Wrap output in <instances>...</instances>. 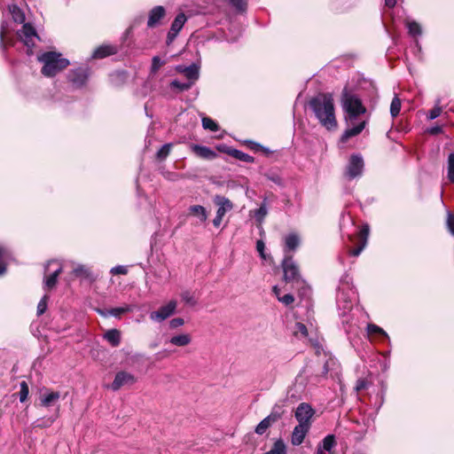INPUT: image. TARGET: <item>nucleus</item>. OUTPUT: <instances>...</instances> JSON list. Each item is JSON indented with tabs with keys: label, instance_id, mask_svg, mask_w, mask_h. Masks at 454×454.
<instances>
[{
	"label": "nucleus",
	"instance_id": "f257e3e1",
	"mask_svg": "<svg viewBox=\"0 0 454 454\" xmlns=\"http://www.w3.org/2000/svg\"><path fill=\"white\" fill-rule=\"evenodd\" d=\"M341 106L346 113V121L348 128L345 130L341 137L342 142H346L348 138L359 135L365 128L366 121H361L356 123L359 115L366 112V108L363 106L360 98L354 93L348 91L345 88L341 94Z\"/></svg>",
	"mask_w": 454,
	"mask_h": 454
},
{
	"label": "nucleus",
	"instance_id": "f03ea898",
	"mask_svg": "<svg viewBox=\"0 0 454 454\" xmlns=\"http://www.w3.org/2000/svg\"><path fill=\"white\" fill-rule=\"evenodd\" d=\"M309 105L323 127L328 130L336 129L337 121L333 98L331 94H318L309 100Z\"/></svg>",
	"mask_w": 454,
	"mask_h": 454
},
{
	"label": "nucleus",
	"instance_id": "7ed1b4c3",
	"mask_svg": "<svg viewBox=\"0 0 454 454\" xmlns=\"http://www.w3.org/2000/svg\"><path fill=\"white\" fill-rule=\"evenodd\" d=\"M43 64L42 74L47 77H53L65 69L68 65V59L62 58L61 54L56 51H46L37 57Z\"/></svg>",
	"mask_w": 454,
	"mask_h": 454
},
{
	"label": "nucleus",
	"instance_id": "20e7f679",
	"mask_svg": "<svg viewBox=\"0 0 454 454\" xmlns=\"http://www.w3.org/2000/svg\"><path fill=\"white\" fill-rule=\"evenodd\" d=\"M17 35L27 47V55H32L35 42L40 40L35 28L30 23H24L21 29L17 32Z\"/></svg>",
	"mask_w": 454,
	"mask_h": 454
},
{
	"label": "nucleus",
	"instance_id": "39448f33",
	"mask_svg": "<svg viewBox=\"0 0 454 454\" xmlns=\"http://www.w3.org/2000/svg\"><path fill=\"white\" fill-rule=\"evenodd\" d=\"M282 269L286 282L298 281L300 279L299 267L292 255L285 254L282 261Z\"/></svg>",
	"mask_w": 454,
	"mask_h": 454
},
{
	"label": "nucleus",
	"instance_id": "423d86ee",
	"mask_svg": "<svg viewBox=\"0 0 454 454\" xmlns=\"http://www.w3.org/2000/svg\"><path fill=\"white\" fill-rule=\"evenodd\" d=\"M314 414L315 411L309 403H301L297 406L294 416L300 425L310 427Z\"/></svg>",
	"mask_w": 454,
	"mask_h": 454
},
{
	"label": "nucleus",
	"instance_id": "0eeeda50",
	"mask_svg": "<svg viewBox=\"0 0 454 454\" xmlns=\"http://www.w3.org/2000/svg\"><path fill=\"white\" fill-rule=\"evenodd\" d=\"M364 160L359 154L351 155L346 169V176L349 179H354L362 175L364 170Z\"/></svg>",
	"mask_w": 454,
	"mask_h": 454
},
{
	"label": "nucleus",
	"instance_id": "6e6552de",
	"mask_svg": "<svg viewBox=\"0 0 454 454\" xmlns=\"http://www.w3.org/2000/svg\"><path fill=\"white\" fill-rule=\"evenodd\" d=\"M177 302L174 300L168 301L166 305L161 306L158 310L150 314V318L155 322H162L172 316L176 309Z\"/></svg>",
	"mask_w": 454,
	"mask_h": 454
},
{
	"label": "nucleus",
	"instance_id": "1a4fd4ad",
	"mask_svg": "<svg viewBox=\"0 0 454 454\" xmlns=\"http://www.w3.org/2000/svg\"><path fill=\"white\" fill-rule=\"evenodd\" d=\"M89 77V72L87 68L79 67L69 71L67 79L75 88L82 87Z\"/></svg>",
	"mask_w": 454,
	"mask_h": 454
},
{
	"label": "nucleus",
	"instance_id": "9d476101",
	"mask_svg": "<svg viewBox=\"0 0 454 454\" xmlns=\"http://www.w3.org/2000/svg\"><path fill=\"white\" fill-rule=\"evenodd\" d=\"M136 382V378L133 374L127 372H119L116 373L115 378L111 384V388L114 391L119 390L121 387L131 386Z\"/></svg>",
	"mask_w": 454,
	"mask_h": 454
},
{
	"label": "nucleus",
	"instance_id": "9b49d317",
	"mask_svg": "<svg viewBox=\"0 0 454 454\" xmlns=\"http://www.w3.org/2000/svg\"><path fill=\"white\" fill-rule=\"evenodd\" d=\"M53 264L57 265V268L52 271L49 273V276H45L44 278V286L48 289L53 288L57 284V278L59 275L62 271V267L59 264L58 261H50L45 265V274L50 271V267Z\"/></svg>",
	"mask_w": 454,
	"mask_h": 454
},
{
	"label": "nucleus",
	"instance_id": "f8f14e48",
	"mask_svg": "<svg viewBox=\"0 0 454 454\" xmlns=\"http://www.w3.org/2000/svg\"><path fill=\"white\" fill-rule=\"evenodd\" d=\"M354 292L349 289L348 292H345L342 289H339L337 293V305L339 309H343L344 313L348 310H350L353 306V297Z\"/></svg>",
	"mask_w": 454,
	"mask_h": 454
},
{
	"label": "nucleus",
	"instance_id": "ddd939ff",
	"mask_svg": "<svg viewBox=\"0 0 454 454\" xmlns=\"http://www.w3.org/2000/svg\"><path fill=\"white\" fill-rule=\"evenodd\" d=\"M215 206H217L216 215L224 216L225 214L233 208V203L226 197L215 195L213 199Z\"/></svg>",
	"mask_w": 454,
	"mask_h": 454
},
{
	"label": "nucleus",
	"instance_id": "4468645a",
	"mask_svg": "<svg viewBox=\"0 0 454 454\" xmlns=\"http://www.w3.org/2000/svg\"><path fill=\"white\" fill-rule=\"evenodd\" d=\"M309 428L310 427H309L307 426H303V425H300V424L295 426L292 432V436H291L292 444L294 446H298V445L301 444L305 436L309 433Z\"/></svg>",
	"mask_w": 454,
	"mask_h": 454
},
{
	"label": "nucleus",
	"instance_id": "2eb2a0df",
	"mask_svg": "<svg viewBox=\"0 0 454 454\" xmlns=\"http://www.w3.org/2000/svg\"><path fill=\"white\" fill-rule=\"evenodd\" d=\"M369 231H370L369 225L368 224L363 225L362 229L359 231V239H360L361 244L359 247L349 251V254L351 255L358 256L361 254V252L364 250V248L365 247V246L367 244Z\"/></svg>",
	"mask_w": 454,
	"mask_h": 454
},
{
	"label": "nucleus",
	"instance_id": "dca6fc26",
	"mask_svg": "<svg viewBox=\"0 0 454 454\" xmlns=\"http://www.w3.org/2000/svg\"><path fill=\"white\" fill-rule=\"evenodd\" d=\"M165 9L162 6H156L149 13L147 26L153 27L164 17Z\"/></svg>",
	"mask_w": 454,
	"mask_h": 454
},
{
	"label": "nucleus",
	"instance_id": "f3484780",
	"mask_svg": "<svg viewBox=\"0 0 454 454\" xmlns=\"http://www.w3.org/2000/svg\"><path fill=\"white\" fill-rule=\"evenodd\" d=\"M117 52L116 47L113 45H101L98 48H97L93 54L92 58L94 59H103L107 56L115 54Z\"/></svg>",
	"mask_w": 454,
	"mask_h": 454
},
{
	"label": "nucleus",
	"instance_id": "a211bd4d",
	"mask_svg": "<svg viewBox=\"0 0 454 454\" xmlns=\"http://www.w3.org/2000/svg\"><path fill=\"white\" fill-rule=\"evenodd\" d=\"M60 397L59 392H46L40 397L41 405L43 407H49L56 403Z\"/></svg>",
	"mask_w": 454,
	"mask_h": 454
},
{
	"label": "nucleus",
	"instance_id": "6ab92c4d",
	"mask_svg": "<svg viewBox=\"0 0 454 454\" xmlns=\"http://www.w3.org/2000/svg\"><path fill=\"white\" fill-rule=\"evenodd\" d=\"M300 245L298 235L291 233L285 238V252L287 254L289 251H294Z\"/></svg>",
	"mask_w": 454,
	"mask_h": 454
},
{
	"label": "nucleus",
	"instance_id": "aec40b11",
	"mask_svg": "<svg viewBox=\"0 0 454 454\" xmlns=\"http://www.w3.org/2000/svg\"><path fill=\"white\" fill-rule=\"evenodd\" d=\"M192 151L203 159H213L216 156V153L213 150L203 145H192Z\"/></svg>",
	"mask_w": 454,
	"mask_h": 454
},
{
	"label": "nucleus",
	"instance_id": "412c9836",
	"mask_svg": "<svg viewBox=\"0 0 454 454\" xmlns=\"http://www.w3.org/2000/svg\"><path fill=\"white\" fill-rule=\"evenodd\" d=\"M104 339L113 347H118L121 343V332L117 329H111L105 333Z\"/></svg>",
	"mask_w": 454,
	"mask_h": 454
},
{
	"label": "nucleus",
	"instance_id": "4be33fe9",
	"mask_svg": "<svg viewBox=\"0 0 454 454\" xmlns=\"http://www.w3.org/2000/svg\"><path fill=\"white\" fill-rule=\"evenodd\" d=\"M192 341V337L189 333H182L172 336L169 342L176 347H185Z\"/></svg>",
	"mask_w": 454,
	"mask_h": 454
},
{
	"label": "nucleus",
	"instance_id": "5701e85b",
	"mask_svg": "<svg viewBox=\"0 0 454 454\" xmlns=\"http://www.w3.org/2000/svg\"><path fill=\"white\" fill-rule=\"evenodd\" d=\"M186 21V17L184 13L181 12L176 15L174 21L171 24V34L174 35H177V34L180 32L182 27H184V23Z\"/></svg>",
	"mask_w": 454,
	"mask_h": 454
},
{
	"label": "nucleus",
	"instance_id": "b1692460",
	"mask_svg": "<svg viewBox=\"0 0 454 454\" xmlns=\"http://www.w3.org/2000/svg\"><path fill=\"white\" fill-rule=\"evenodd\" d=\"M189 212L192 215L197 216L201 223H204L207 218L206 208L200 205H193L189 207Z\"/></svg>",
	"mask_w": 454,
	"mask_h": 454
},
{
	"label": "nucleus",
	"instance_id": "393cba45",
	"mask_svg": "<svg viewBox=\"0 0 454 454\" xmlns=\"http://www.w3.org/2000/svg\"><path fill=\"white\" fill-rule=\"evenodd\" d=\"M9 11L12 14V20L16 23L24 24L25 22V13L16 4H12L9 6Z\"/></svg>",
	"mask_w": 454,
	"mask_h": 454
},
{
	"label": "nucleus",
	"instance_id": "a878e982",
	"mask_svg": "<svg viewBox=\"0 0 454 454\" xmlns=\"http://www.w3.org/2000/svg\"><path fill=\"white\" fill-rule=\"evenodd\" d=\"M318 446L321 447L324 450L327 452H331L332 450L336 446V440L333 434L326 435L321 442L318 443Z\"/></svg>",
	"mask_w": 454,
	"mask_h": 454
},
{
	"label": "nucleus",
	"instance_id": "bb28decb",
	"mask_svg": "<svg viewBox=\"0 0 454 454\" xmlns=\"http://www.w3.org/2000/svg\"><path fill=\"white\" fill-rule=\"evenodd\" d=\"M184 71V76L189 80L188 82L193 84L199 79V67L196 64L187 67Z\"/></svg>",
	"mask_w": 454,
	"mask_h": 454
},
{
	"label": "nucleus",
	"instance_id": "cd10ccee",
	"mask_svg": "<svg viewBox=\"0 0 454 454\" xmlns=\"http://www.w3.org/2000/svg\"><path fill=\"white\" fill-rule=\"evenodd\" d=\"M229 154L231 156H232L233 158L237 159V160H239L241 161H244V162H254V157H252L251 155L242 152V151H239V150H237V149H231L229 151Z\"/></svg>",
	"mask_w": 454,
	"mask_h": 454
},
{
	"label": "nucleus",
	"instance_id": "c85d7f7f",
	"mask_svg": "<svg viewBox=\"0 0 454 454\" xmlns=\"http://www.w3.org/2000/svg\"><path fill=\"white\" fill-rule=\"evenodd\" d=\"M268 214L266 200L262 203L260 207L254 211V217L257 223H262Z\"/></svg>",
	"mask_w": 454,
	"mask_h": 454
},
{
	"label": "nucleus",
	"instance_id": "c756f323",
	"mask_svg": "<svg viewBox=\"0 0 454 454\" xmlns=\"http://www.w3.org/2000/svg\"><path fill=\"white\" fill-rule=\"evenodd\" d=\"M73 273L75 277H81L89 278L90 277V271L89 268H87L85 265L82 264H77L73 269Z\"/></svg>",
	"mask_w": 454,
	"mask_h": 454
},
{
	"label": "nucleus",
	"instance_id": "7c9ffc66",
	"mask_svg": "<svg viewBox=\"0 0 454 454\" xmlns=\"http://www.w3.org/2000/svg\"><path fill=\"white\" fill-rule=\"evenodd\" d=\"M286 447L285 442L282 440H278L270 450L266 452L265 454H286Z\"/></svg>",
	"mask_w": 454,
	"mask_h": 454
},
{
	"label": "nucleus",
	"instance_id": "2f4dec72",
	"mask_svg": "<svg viewBox=\"0 0 454 454\" xmlns=\"http://www.w3.org/2000/svg\"><path fill=\"white\" fill-rule=\"evenodd\" d=\"M406 27L408 28L409 34L412 36L420 35L422 33L420 25L416 21H406Z\"/></svg>",
	"mask_w": 454,
	"mask_h": 454
},
{
	"label": "nucleus",
	"instance_id": "473e14b6",
	"mask_svg": "<svg viewBox=\"0 0 454 454\" xmlns=\"http://www.w3.org/2000/svg\"><path fill=\"white\" fill-rule=\"evenodd\" d=\"M401 110V100L395 96L390 105V114L393 118L396 117Z\"/></svg>",
	"mask_w": 454,
	"mask_h": 454
},
{
	"label": "nucleus",
	"instance_id": "72a5a7b5",
	"mask_svg": "<svg viewBox=\"0 0 454 454\" xmlns=\"http://www.w3.org/2000/svg\"><path fill=\"white\" fill-rule=\"evenodd\" d=\"M367 332H368V334H370V335L379 334V335H381V336L388 339V335L387 334V333L382 328H380V326H378L374 324H369L367 325Z\"/></svg>",
	"mask_w": 454,
	"mask_h": 454
},
{
	"label": "nucleus",
	"instance_id": "f704fd0d",
	"mask_svg": "<svg viewBox=\"0 0 454 454\" xmlns=\"http://www.w3.org/2000/svg\"><path fill=\"white\" fill-rule=\"evenodd\" d=\"M131 310H132L131 306L127 305V306H124V307H119V308L111 309L107 312V315L118 317L121 314H124V313H127V312H130Z\"/></svg>",
	"mask_w": 454,
	"mask_h": 454
},
{
	"label": "nucleus",
	"instance_id": "c9c22d12",
	"mask_svg": "<svg viewBox=\"0 0 454 454\" xmlns=\"http://www.w3.org/2000/svg\"><path fill=\"white\" fill-rule=\"evenodd\" d=\"M202 126L205 129H209L214 132L219 129L217 123L208 117L202 118Z\"/></svg>",
	"mask_w": 454,
	"mask_h": 454
},
{
	"label": "nucleus",
	"instance_id": "e433bc0d",
	"mask_svg": "<svg viewBox=\"0 0 454 454\" xmlns=\"http://www.w3.org/2000/svg\"><path fill=\"white\" fill-rule=\"evenodd\" d=\"M448 179L454 184V153L448 157Z\"/></svg>",
	"mask_w": 454,
	"mask_h": 454
},
{
	"label": "nucleus",
	"instance_id": "4c0bfd02",
	"mask_svg": "<svg viewBox=\"0 0 454 454\" xmlns=\"http://www.w3.org/2000/svg\"><path fill=\"white\" fill-rule=\"evenodd\" d=\"M165 63L166 62L160 59V57L154 56L152 59L151 73L153 74H156Z\"/></svg>",
	"mask_w": 454,
	"mask_h": 454
},
{
	"label": "nucleus",
	"instance_id": "58836bf2",
	"mask_svg": "<svg viewBox=\"0 0 454 454\" xmlns=\"http://www.w3.org/2000/svg\"><path fill=\"white\" fill-rule=\"evenodd\" d=\"M442 112V109L440 106V99H438L435 103L434 107L429 111L427 118L429 120H434L441 115Z\"/></svg>",
	"mask_w": 454,
	"mask_h": 454
},
{
	"label": "nucleus",
	"instance_id": "ea45409f",
	"mask_svg": "<svg viewBox=\"0 0 454 454\" xmlns=\"http://www.w3.org/2000/svg\"><path fill=\"white\" fill-rule=\"evenodd\" d=\"M20 401L21 403L25 402L27 399L29 394L28 385L26 381H21L20 384Z\"/></svg>",
	"mask_w": 454,
	"mask_h": 454
},
{
	"label": "nucleus",
	"instance_id": "a19ab883",
	"mask_svg": "<svg viewBox=\"0 0 454 454\" xmlns=\"http://www.w3.org/2000/svg\"><path fill=\"white\" fill-rule=\"evenodd\" d=\"M181 298L184 302L190 306H194L197 303L196 299L193 294L189 291H184L181 294Z\"/></svg>",
	"mask_w": 454,
	"mask_h": 454
},
{
	"label": "nucleus",
	"instance_id": "79ce46f5",
	"mask_svg": "<svg viewBox=\"0 0 454 454\" xmlns=\"http://www.w3.org/2000/svg\"><path fill=\"white\" fill-rule=\"evenodd\" d=\"M294 334L297 337H307L308 336V329L306 325L302 323H296L294 326Z\"/></svg>",
	"mask_w": 454,
	"mask_h": 454
},
{
	"label": "nucleus",
	"instance_id": "37998d69",
	"mask_svg": "<svg viewBox=\"0 0 454 454\" xmlns=\"http://www.w3.org/2000/svg\"><path fill=\"white\" fill-rule=\"evenodd\" d=\"M171 146V144H165L164 145H162L160 149L157 152V158L159 160H165L170 153Z\"/></svg>",
	"mask_w": 454,
	"mask_h": 454
},
{
	"label": "nucleus",
	"instance_id": "c03bdc74",
	"mask_svg": "<svg viewBox=\"0 0 454 454\" xmlns=\"http://www.w3.org/2000/svg\"><path fill=\"white\" fill-rule=\"evenodd\" d=\"M170 85L172 88H176L180 91H184L188 90L192 86V82H181L177 80H174L171 82Z\"/></svg>",
	"mask_w": 454,
	"mask_h": 454
},
{
	"label": "nucleus",
	"instance_id": "a18cd8bd",
	"mask_svg": "<svg viewBox=\"0 0 454 454\" xmlns=\"http://www.w3.org/2000/svg\"><path fill=\"white\" fill-rule=\"evenodd\" d=\"M55 421V418L40 419L35 421V427H49Z\"/></svg>",
	"mask_w": 454,
	"mask_h": 454
},
{
	"label": "nucleus",
	"instance_id": "49530a36",
	"mask_svg": "<svg viewBox=\"0 0 454 454\" xmlns=\"http://www.w3.org/2000/svg\"><path fill=\"white\" fill-rule=\"evenodd\" d=\"M271 424L263 419L255 427V433L258 434H263Z\"/></svg>",
	"mask_w": 454,
	"mask_h": 454
},
{
	"label": "nucleus",
	"instance_id": "de8ad7c7",
	"mask_svg": "<svg viewBox=\"0 0 454 454\" xmlns=\"http://www.w3.org/2000/svg\"><path fill=\"white\" fill-rule=\"evenodd\" d=\"M47 300H48V296L44 295L39 301V303L37 305V315L40 316L45 312V310L47 309Z\"/></svg>",
	"mask_w": 454,
	"mask_h": 454
},
{
	"label": "nucleus",
	"instance_id": "09e8293b",
	"mask_svg": "<svg viewBox=\"0 0 454 454\" xmlns=\"http://www.w3.org/2000/svg\"><path fill=\"white\" fill-rule=\"evenodd\" d=\"M110 272L113 275H126L128 273V270L125 266L118 265L112 268Z\"/></svg>",
	"mask_w": 454,
	"mask_h": 454
},
{
	"label": "nucleus",
	"instance_id": "8fccbe9b",
	"mask_svg": "<svg viewBox=\"0 0 454 454\" xmlns=\"http://www.w3.org/2000/svg\"><path fill=\"white\" fill-rule=\"evenodd\" d=\"M278 301L285 304L286 306H288L294 301V295L287 294H285L284 296L278 297Z\"/></svg>",
	"mask_w": 454,
	"mask_h": 454
},
{
	"label": "nucleus",
	"instance_id": "3c124183",
	"mask_svg": "<svg viewBox=\"0 0 454 454\" xmlns=\"http://www.w3.org/2000/svg\"><path fill=\"white\" fill-rule=\"evenodd\" d=\"M232 6H234L239 11H244L247 6V3L245 0H230Z\"/></svg>",
	"mask_w": 454,
	"mask_h": 454
},
{
	"label": "nucleus",
	"instance_id": "603ef678",
	"mask_svg": "<svg viewBox=\"0 0 454 454\" xmlns=\"http://www.w3.org/2000/svg\"><path fill=\"white\" fill-rule=\"evenodd\" d=\"M256 250L260 254V256L262 257V259L266 260V254L264 253L265 244L262 240H257Z\"/></svg>",
	"mask_w": 454,
	"mask_h": 454
},
{
	"label": "nucleus",
	"instance_id": "864d4df0",
	"mask_svg": "<svg viewBox=\"0 0 454 454\" xmlns=\"http://www.w3.org/2000/svg\"><path fill=\"white\" fill-rule=\"evenodd\" d=\"M281 417V413L273 411L269 416H267L265 419L270 423H274L278 421Z\"/></svg>",
	"mask_w": 454,
	"mask_h": 454
},
{
	"label": "nucleus",
	"instance_id": "5fc2aeb1",
	"mask_svg": "<svg viewBox=\"0 0 454 454\" xmlns=\"http://www.w3.org/2000/svg\"><path fill=\"white\" fill-rule=\"evenodd\" d=\"M4 249L0 247V275L5 272Z\"/></svg>",
	"mask_w": 454,
	"mask_h": 454
},
{
	"label": "nucleus",
	"instance_id": "6e6d98bb",
	"mask_svg": "<svg viewBox=\"0 0 454 454\" xmlns=\"http://www.w3.org/2000/svg\"><path fill=\"white\" fill-rule=\"evenodd\" d=\"M184 324V321L183 318L181 317H176V318H173L170 322H169V325L171 328H177L179 326H182Z\"/></svg>",
	"mask_w": 454,
	"mask_h": 454
},
{
	"label": "nucleus",
	"instance_id": "4d7b16f0",
	"mask_svg": "<svg viewBox=\"0 0 454 454\" xmlns=\"http://www.w3.org/2000/svg\"><path fill=\"white\" fill-rule=\"evenodd\" d=\"M447 225L451 234L454 235V215L450 213L448 214Z\"/></svg>",
	"mask_w": 454,
	"mask_h": 454
},
{
	"label": "nucleus",
	"instance_id": "13d9d810",
	"mask_svg": "<svg viewBox=\"0 0 454 454\" xmlns=\"http://www.w3.org/2000/svg\"><path fill=\"white\" fill-rule=\"evenodd\" d=\"M367 387V381L365 380H358L356 385V390L361 391Z\"/></svg>",
	"mask_w": 454,
	"mask_h": 454
},
{
	"label": "nucleus",
	"instance_id": "bf43d9fd",
	"mask_svg": "<svg viewBox=\"0 0 454 454\" xmlns=\"http://www.w3.org/2000/svg\"><path fill=\"white\" fill-rule=\"evenodd\" d=\"M442 132V128L441 126L431 127L427 129V133L430 135H438Z\"/></svg>",
	"mask_w": 454,
	"mask_h": 454
},
{
	"label": "nucleus",
	"instance_id": "052dcab7",
	"mask_svg": "<svg viewBox=\"0 0 454 454\" xmlns=\"http://www.w3.org/2000/svg\"><path fill=\"white\" fill-rule=\"evenodd\" d=\"M223 218V216L215 215V218L213 219V225L215 228H218L222 223Z\"/></svg>",
	"mask_w": 454,
	"mask_h": 454
},
{
	"label": "nucleus",
	"instance_id": "680f3d73",
	"mask_svg": "<svg viewBox=\"0 0 454 454\" xmlns=\"http://www.w3.org/2000/svg\"><path fill=\"white\" fill-rule=\"evenodd\" d=\"M397 0H385V4L388 8H393L396 4Z\"/></svg>",
	"mask_w": 454,
	"mask_h": 454
},
{
	"label": "nucleus",
	"instance_id": "e2e57ef3",
	"mask_svg": "<svg viewBox=\"0 0 454 454\" xmlns=\"http://www.w3.org/2000/svg\"><path fill=\"white\" fill-rule=\"evenodd\" d=\"M176 35H174L173 34H171V29L168 31V38H167V43L169 44L170 43H172V41L176 38Z\"/></svg>",
	"mask_w": 454,
	"mask_h": 454
},
{
	"label": "nucleus",
	"instance_id": "0e129e2a",
	"mask_svg": "<svg viewBox=\"0 0 454 454\" xmlns=\"http://www.w3.org/2000/svg\"><path fill=\"white\" fill-rule=\"evenodd\" d=\"M272 291L278 299V297H281L280 296V289L277 286H273Z\"/></svg>",
	"mask_w": 454,
	"mask_h": 454
},
{
	"label": "nucleus",
	"instance_id": "69168bd1",
	"mask_svg": "<svg viewBox=\"0 0 454 454\" xmlns=\"http://www.w3.org/2000/svg\"><path fill=\"white\" fill-rule=\"evenodd\" d=\"M185 68H187V67H184V66H181V65H180V66H177V67H176V70L178 73H181V74H184V73H185V71H184V70H185Z\"/></svg>",
	"mask_w": 454,
	"mask_h": 454
},
{
	"label": "nucleus",
	"instance_id": "338daca9",
	"mask_svg": "<svg viewBox=\"0 0 454 454\" xmlns=\"http://www.w3.org/2000/svg\"><path fill=\"white\" fill-rule=\"evenodd\" d=\"M326 452H327L326 450H324L321 447H319V446L317 445L316 454H326Z\"/></svg>",
	"mask_w": 454,
	"mask_h": 454
},
{
	"label": "nucleus",
	"instance_id": "774afa93",
	"mask_svg": "<svg viewBox=\"0 0 454 454\" xmlns=\"http://www.w3.org/2000/svg\"><path fill=\"white\" fill-rule=\"evenodd\" d=\"M4 26H2L1 32H0V41L2 43H4Z\"/></svg>",
	"mask_w": 454,
	"mask_h": 454
}]
</instances>
